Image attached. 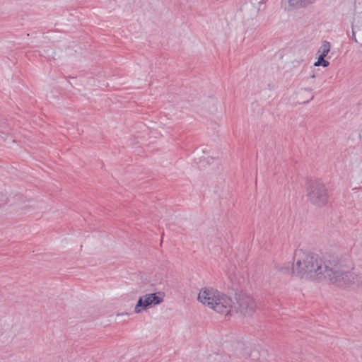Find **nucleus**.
Wrapping results in <instances>:
<instances>
[{
  "instance_id": "obj_10",
  "label": "nucleus",
  "mask_w": 362,
  "mask_h": 362,
  "mask_svg": "<svg viewBox=\"0 0 362 362\" xmlns=\"http://www.w3.org/2000/svg\"><path fill=\"white\" fill-rule=\"evenodd\" d=\"M350 288H356L362 291V274H358L356 272H354Z\"/></svg>"
},
{
  "instance_id": "obj_15",
  "label": "nucleus",
  "mask_w": 362,
  "mask_h": 362,
  "mask_svg": "<svg viewBox=\"0 0 362 362\" xmlns=\"http://www.w3.org/2000/svg\"><path fill=\"white\" fill-rule=\"evenodd\" d=\"M243 356H245V357H248V356H249V354L247 353L245 355H243Z\"/></svg>"
},
{
  "instance_id": "obj_11",
  "label": "nucleus",
  "mask_w": 362,
  "mask_h": 362,
  "mask_svg": "<svg viewBox=\"0 0 362 362\" xmlns=\"http://www.w3.org/2000/svg\"><path fill=\"white\" fill-rule=\"evenodd\" d=\"M330 43L328 41H323L321 47H320L317 52L319 56L327 57V55L330 51Z\"/></svg>"
},
{
  "instance_id": "obj_4",
  "label": "nucleus",
  "mask_w": 362,
  "mask_h": 362,
  "mask_svg": "<svg viewBox=\"0 0 362 362\" xmlns=\"http://www.w3.org/2000/svg\"><path fill=\"white\" fill-rule=\"evenodd\" d=\"M255 308V303L253 299L245 293L237 295L236 303L233 301V314L240 313L244 315H249Z\"/></svg>"
},
{
  "instance_id": "obj_1",
  "label": "nucleus",
  "mask_w": 362,
  "mask_h": 362,
  "mask_svg": "<svg viewBox=\"0 0 362 362\" xmlns=\"http://www.w3.org/2000/svg\"><path fill=\"white\" fill-rule=\"evenodd\" d=\"M330 257L323 260L317 255L297 250L293 255V274L301 278L317 277L322 280L327 272Z\"/></svg>"
},
{
  "instance_id": "obj_17",
  "label": "nucleus",
  "mask_w": 362,
  "mask_h": 362,
  "mask_svg": "<svg viewBox=\"0 0 362 362\" xmlns=\"http://www.w3.org/2000/svg\"><path fill=\"white\" fill-rule=\"evenodd\" d=\"M314 98V95H313L310 98V100H313Z\"/></svg>"
},
{
  "instance_id": "obj_14",
  "label": "nucleus",
  "mask_w": 362,
  "mask_h": 362,
  "mask_svg": "<svg viewBox=\"0 0 362 362\" xmlns=\"http://www.w3.org/2000/svg\"><path fill=\"white\" fill-rule=\"evenodd\" d=\"M358 31V29H352V40L355 42H357V40H356V33Z\"/></svg>"
},
{
  "instance_id": "obj_12",
  "label": "nucleus",
  "mask_w": 362,
  "mask_h": 362,
  "mask_svg": "<svg viewBox=\"0 0 362 362\" xmlns=\"http://www.w3.org/2000/svg\"><path fill=\"white\" fill-rule=\"evenodd\" d=\"M251 4L255 8L257 12L264 8V4L266 3L265 0H250Z\"/></svg>"
},
{
  "instance_id": "obj_9",
  "label": "nucleus",
  "mask_w": 362,
  "mask_h": 362,
  "mask_svg": "<svg viewBox=\"0 0 362 362\" xmlns=\"http://www.w3.org/2000/svg\"><path fill=\"white\" fill-rule=\"evenodd\" d=\"M355 13L351 24L352 29H362V0L355 1Z\"/></svg>"
},
{
  "instance_id": "obj_7",
  "label": "nucleus",
  "mask_w": 362,
  "mask_h": 362,
  "mask_svg": "<svg viewBox=\"0 0 362 362\" xmlns=\"http://www.w3.org/2000/svg\"><path fill=\"white\" fill-rule=\"evenodd\" d=\"M219 293L216 289L213 288H203L200 290L197 300L202 304L211 308L214 307L216 300L219 296Z\"/></svg>"
},
{
  "instance_id": "obj_5",
  "label": "nucleus",
  "mask_w": 362,
  "mask_h": 362,
  "mask_svg": "<svg viewBox=\"0 0 362 362\" xmlns=\"http://www.w3.org/2000/svg\"><path fill=\"white\" fill-rule=\"evenodd\" d=\"M163 301V296L160 293H153L141 296L134 308L136 313H141L142 310L147 309L150 306L160 304Z\"/></svg>"
},
{
  "instance_id": "obj_8",
  "label": "nucleus",
  "mask_w": 362,
  "mask_h": 362,
  "mask_svg": "<svg viewBox=\"0 0 362 362\" xmlns=\"http://www.w3.org/2000/svg\"><path fill=\"white\" fill-rule=\"evenodd\" d=\"M284 11L290 12L305 8L313 4L315 0H284Z\"/></svg>"
},
{
  "instance_id": "obj_13",
  "label": "nucleus",
  "mask_w": 362,
  "mask_h": 362,
  "mask_svg": "<svg viewBox=\"0 0 362 362\" xmlns=\"http://www.w3.org/2000/svg\"><path fill=\"white\" fill-rule=\"evenodd\" d=\"M324 56H319L317 61L314 64L315 66H322L327 67L329 66V62L325 59Z\"/></svg>"
},
{
  "instance_id": "obj_16",
  "label": "nucleus",
  "mask_w": 362,
  "mask_h": 362,
  "mask_svg": "<svg viewBox=\"0 0 362 362\" xmlns=\"http://www.w3.org/2000/svg\"><path fill=\"white\" fill-rule=\"evenodd\" d=\"M311 78H315V74H313L311 76H310Z\"/></svg>"
},
{
  "instance_id": "obj_2",
  "label": "nucleus",
  "mask_w": 362,
  "mask_h": 362,
  "mask_svg": "<svg viewBox=\"0 0 362 362\" xmlns=\"http://www.w3.org/2000/svg\"><path fill=\"white\" fill-rule=\"evenodd\" d=\"M327 264L328 268L324 280L341 288H350L354 272L346 269L344 262L337 257H331L330 262Z\"/></svg>"
},
{
  "instance_id": "obj_3",
  "label": "nucleus",
  "mask_w": 362,
  "mask_h": 362,
  "mask_svg": "<svg viewBox=\"0 0 362 362\" xmlns=\"http://www.w3.org/2000/svg\"><path fill=\"white\" fill-rule=\"evenodd\" d=\"M307 197L313 204L322 206L327 203L329 194L323 182L320 180H313L308 183Z\"/></svg>"
},
{
  "instance_id": "obj_6",
  "label": "nucleus",
  "mask_w": 362,
  "mask_h": 362,
  "mask_svg": "<svg viewBox=\"0 0 362 362\" xmlns=\"http://www.w3.org/2000/svg\"><path fill=\"white\" fill-rule=\"evenodd\" d=\"M213 306L211 309L217 313L225 315H233V300L221 292L219 293V296Z\"/></svg>"
}]
</instances>
